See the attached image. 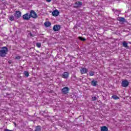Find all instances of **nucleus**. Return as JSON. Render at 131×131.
Masks as SVG:
<instances>
[{"label":"nucleus","mask_w":131,"mask_h":131,"mask_svg":"<svg viewBox=\"0 0 131 131\" xmlns=\"http://www.w3.org/2000/svg\"><path fill=\"white\" fill-rule=\"evenodd\" d=\"M7 53H8V48L6 47L2 48L1 51V57H5L6 55H7Z\"/></svg>","instance_id":"1"},{"label":"nucleus","mask_w":131,"mask_h":131,"mask_svg":"<svg viewBox=\"0 0 131 131\" xmlns=\"http://www.w3.org/2000/svg\"><path fill=\"white\" fill-rule=\"evenodd\" d=\"M82 6V2H76L75 3V6H74L75 9H78V8H80Z\"/></svg>","instance_id":"2"},{"label":"nucleus","mask_w":131,"mask_h":131,"mask_svg":"<svg viewBox=\"0 0 131 131\" xmlns=\"http://www.w3.org/2000/svg\"><path fill=\"white\" fill-rule=\"evenodd\" d=\"M29 17H37V14L34 10H31Z\"/></svg>","instance_id":"3"},{"label":"nucleus","mask_w":131,"mask_h":131,"mask_svg":"<svg viewBox=\"0 0 131 131\" xmlns=\"http://www.w3.org/2000/svg\"><path fill=\"white\" fill-rule=\"evenodd\" d=\"M61 29V26L59 25H56L53 27L54 31H59Z\"/></svg>","instance_id":"4"},{"label":"nucleus","mask_w":131,"mask_h":131,"mask_svg":"<svg viewBox=\"0 0 131 131\" xmlns=\"http://www.w3.org/2000/svg\"><path fill=\"white\" fill-rule=\"evenodd\" d=\"M128 82L127 80H123L122 81V86H123V88H126L127 86H128Z\"/></svg>","instance_id":"5"},{"label":"nucleus","mask_w":131,"mask_h":131,"mask_svg":"<svg viewBox=\"0 0 131 131\" xmlns=\"http://www.w3.org/2000/svg\"><path fill=\"white\" fill-rule=\"evenodd\" d=\"M52 14L54 17H57V16H58L59 15V11L55 10L52 12Z\"/></svg>","instance_id":"6"},{"label":"nucleus","mask_w":131,"mask_h":131,"mask_svg":"<svg viewBox=\"0 0 131 131\" xmlns=\"http://www.w3.org/2000/svg\"><path fill=\"white\" fill-rule=\"evenodd\" d=\"M80 72L81 74H84L85 73H87L88 69H86L85 68H82L80 70Z\"/></svg>","instance_id":"7"},{"label":"nucleus","mask_w":131,"mask_h":131,"mask_svg":"<svg viewBox=\"0 0 131 131\" xmlns=\"http://www.w3.org/2000/svg\"><path fill=\"white\" fill-rule=\"evenodd\" d=\"M62 92L64 94H68V92H69V88L68 87H65L62 89Z\"/></svg>","instance_id":"8"},{"label":"nucleus","mask_w":131,"mask_h":131,"mask_svg":"<svg viewBox=\"0 0 131 131\" xmlns=\"http://www.w3.org/2000/svg\"><path fill=\"white\" fill-rule=\"evenodd\" d=\"M62 77L63 78H67L69 77V73L66 72L62 74Z\"/></svg>","instance_id":"9"},{"label":"nucleus","mask_w":131,"mask_h":131,"mask_svg":"<svg viewBox=\"0 0 131 131\" xmlns=\"http://www.w3.org/2000/svg\"><path fill=\"white\" fill-rule=\"evenodd\" d=\"M91 84L93 86H97V84H98V81L93 80L91 82Z\"/></svg>","instance_id":"10"},{"label":"nucleus","mask_w":131,"mask_h":131,"mask_svg":"<svg viewBox=\"0 0 131 131\" xmlns=\"http://www.w3.org/2000/svg\"><path fill=\"white\" fill-rule=\"evenodd\" d=\"M15 17H21V12L20 11H16Z\"/></svg>","instance_id":"11"},{"label":"nucleus","mask_w":131,"mask_h":131,"mask_svg":"<svg viewBox=\"0 0 131 131\" xmlns=\"http://www.w3.org/2000/svg\"><path fill=\"white\" fill-rule=\"evenodd\" d=\"M44 25L46 27H50V26L51 25V22L50 21H47L45 23Z\"/></svg>","instance_id":"12"},{"label":"nucleus","mask_w":131,"mask_h":131,"mask_svg":"<svg viewBox=\"0 0 131 131\" xmlns=\"http://www.w3.org/2000/svg\"><path fill=\"white\" fill-rule=\"evenodd\" d=\"M118 20L120 21V22H125V19L123 17H118Z\"/></svg>","instance_id":"13"},{"label":"nucleus","mask_w":131,"mask_h":131,"mask_svg":"<svg viewBox=\"0 0 131 131\" xmlns=\"http://www.w3.org/2000/svg\"><path fill=\"white\" fill-rule=\"evenodd\" d=\"M101 131H108V128L106 126L101 127Z\"/></svg>","instance_id":"14"},{"label":"nucleus","mask_w":131,"mask_h":131,"mask_svg":"<svg viewBox=\"0 0 131 131\" xmlns=\"http://www.w3.org/2000/svg\"><path fill=\"white\" fill-rule=\"evenodd\" d=\"M112 98H113V99H114V100H118V99H119V97H118V96H117L116 95H113L112 96Z\"/></svg>","instance_id":"15"},{"label":"nucleus","mask_w":131,"mask_h":131,"mask_svg":"<svg viewBox=\"0 0 131 131\" xmlns=\"http://www.w3.org/2000/svg\"><path fill=\"white\" fill-rule=\"evenodd\" d=\"M24 75H25V76H26L27 77H28V76H29V73H28V72L27 71H25L24 72Z\"/></svg>","instance_id":"16"},{"label":"nucleus","mask_w":131,"mask_h":131,"mask_svg":"<svg viewBox=\"0 0 131 131\" xmlns=\"http://www.w3.org/2000/svg\"><path fill=\"white\" fill-rule=\"evenodd\" d=\"M123 46L124 47V48H127V42H125V41H123L122 43Z\"/></svg>","instance_id":"17"},{"label":"nucleus","mask_w":131,"mask_h":131,"mask_svg":"<svg viewBox=\"0 0 131 131\" xmlns=\"http://www.w3.org/2000/svg\"><path fill=\"white\" fill-rule=\"evenodd\" d=\"M89 74H90V76H94V75L95 74V72H93V71H91V72H90Z\"/></svg>","instance_id":"18"},{"label":"nucleus","mask_w":131,"mask_h":131,"mask_svg":"<svg viewBox=\"0 0 131 131\" xmlns=\"http://www.w3.org/2000/svg\"><path fill=\"white\" fill-rule=\"evenodd\" d=\"M36 47H37V48H40V47H41V43L37 42L36 43Z\"/></svg>","instance_id":"19"},{"label":"nucleus","mask_w":131,"mask_h":131,"mask_svg":"<svg viewBox=\"0 0 131 131\" xmlns=\"http://www.w3.org/2000/svg\"><path fill=\"white\" fill-rule=\"evenodd\" d=\"M35 131H40V126H38L36 127Z\"/></svg>","instance_id":"20"},{"label":"nucleus","mask_w":131,"mask_h":131,"mask_svg":"<svg viewBox=\"0 0 131 131\" xmlns=\"http://www.w3.org/2000/svg\"><path fill=\"white\" fill-rule=\"evenodd\" d=\"M23 18L24 20H29L30 19V17H23Z\"/></svg>","instance_id":"21"},{"label":"nucleus","mask_w":131,"mask_h":131,"mask_svg":"<svg viewBox=\"0 0 131 131\" xmlns=\"http://www.w3.org/2000/svg\"><path fill=\"white\" fill-rule=\"evenodd\" d=\"M23 17H29V14L28 13H26L23 15Z\"/></svg>","instance_id":"22"},{"label":"nucleus","mask_w":131,"mask_h":131,"mask_svg":"<svg viewBox=\"0 0 131 131\" xmlns=\"http://www.w3.org/2000/svg\"><path fill=\"white\" fill-rule=\"evenodd\" d=\"M79 39H80V40H83V41H84V40H85V38H83L81 37H79Z\"/></svg>","instance_id":"23"},{"label":"nucleus","mask_w":131,"mask_h":131,"mask_svg":"<svg viewBox=\"0 0 131 131\" xmlns=\"http://www.w3.org/2000/svg\"><path fill=\"white\" fill-rule=\"evenodd\" d=\"M15 59H17V60H20V59H21V56H17L15 57Z\"/></svg>","instance_id":"24"},{"label":"nucleus","mask_w":131,"mask_h":131,"mask_svg":"<svg viewBox=\"0 0 131 131\" xmlns=\"http://www.w3.org/2000/svg\"><path fill=\"white\" fill-rule=\"evenodd\" d=\"M9 19L10 21H14V17H10Z\"/></svg>","instance_id":"25"},{"label":"nucleus","mask_w":131,"mask_h":131,"mask_svg":"<svg viewBox=\"0 0 131 131\" xmlns=\"http://www.w3.org/2000/svg\"><path fill=\"white\" fill-rule=\"evenodd\" d=\"M96 99L97 98L96 97H93L92 98V101H96Z\"/></svg>","instance_id":"26"},{"label":"nucleus","mask_w":131,"mask_h":131,"mask_svg":"<svg viewBox=\"0 0 131 131\" xmlns=\"http://www.w3.org/2000/svg\"><path fill=\"white\" fill-rule=\"evenodd\" d=\"M46 2L47 3H51V2H52V0H46Z\"/></svg>","instance_id":"27"},{"label":"nucleus","mask_w":131,"mask_h":131,"mask_svg":"<svg viewBox=\"0 0 131 131\" xmlns=\"http://www.w3.org/2000/svg\"><path fill=\"white\" fill-rule=\"evenodd\" d=\"M5 131H13V130L6 129H5Z\"/></svg>","instance_id":"28"},{"label":"nucleus","mask_w":131,"mask_h":131,"mask_svg":"<svg viewBox=\"0 0 131 131\" xmlns=\"http://www.w3.org/2000/svg\"><path fill=\"white\" fill-rule=\"evenodd\" d=\"M33 18H36V17H33Z\"/></svg>","instance_id":"29"},{"label":"nucleus","mask_w":131,"mask_h":131,"mask_svg":"<svg viewBox=\"0 0 131 131\" xmlns=\"http://www.w3.org/2000/svg\"><path fill=\"white\" fill-rule=\"evenodd\" d=\"M74 78H75V77H74Z\"/></svg>","instance_id":"30"},{"label":"nucleus","mask_w":131,"mask_h":131,"mask_svg":"<svg viewBox=\"0 0 131 131\" xmlns=\"http://www.w3.org/2000/svg\"><path fill=\"white\" fill-rule=\"evenodd\" d=\"M28 1H32V0H28Z\"/></svg>","instance_id":"31"},{"label":"nucleus","mask_w":131,"mask_h":131,"mask_svg":"<svg viewBox=\"0 0 131 131\" xmlns=\"http://www.w3.org/2000/svg\"><path fill=\"white\" fill-rule=\"evenodd\" d=\"M73 80H75V79H73Z\"/></svg>","instance_id":"32"}]
</instances>
